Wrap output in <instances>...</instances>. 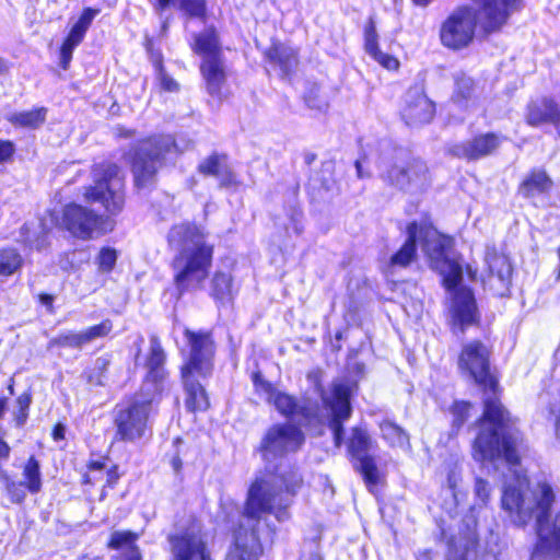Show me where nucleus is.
I'll return each instance as SVG.
<instances>
[{
  "mask_svg": "<svg viewBox=\"0 0 560 560\" xmlns=\"http://www.w3.org/2000/svg\"><path fill=\"white\" fill-rule=\"evenodd\" d=\"M492 348L480 339L463 343L457 357L458 370L467 375L482 395L481 413L475 421L477 433L471 452L479 462L503 459L509 466L522 463L521 448L525 445L518 418L502 401L500 374L491 364Z\"/></svg>",
  "mask_w": 560,
  "mask_h": 560,
  "instance_id": "f257e3e1",
  "label": "nucleus"
},
{
  "mask_svg": "<svg viewBox=\"0 0 560 560\" xmlns=\"http://www.w3.org/2000/svg\"><path fill=\"white\" fill-rule=\"evenodd\" d=\"M91 172L93 184L84 187L83 200L86 203H100L105 213L75 201L66 203L61 210L62 229L81 241L94 240L110 233L115 228L110 215L121 213L126 203L125 177L116 162L95 163Z\"/></svg>",
  "mask_w": 560,
  "mask_h": 560,
  "instance_id": "f03ea898",
  "label": "nucleus"
},
{
  "mask_svg": "<svg viewBox=\"0 0 560 560\" xmlns=\"http://www.w3.org/2000/svg\"><path fill=\"white\" fill-rule=\"evenodd\" d=\"M527 488L526 477H517L516 482L504 485L500 499L501 509L518 527L526 526L535 518L537 529L540 532L550 523L548 533L539 535L533 553L540 558L560 559V510L550 522L551 510L556 502L555 488L547 480L537 481L529 490V501L526 499Z\"/></svg>",
  "mask_w": 560,
  "mask_h": 560,
  "instance_id": "7ed1b4c3",
  "label": "nucleus"
},
{
  "mask_svg": "<svg viewBox=\"0 0 560 560\" xmlns=\"http://www.w3.org/2000/svg\"><path fill=\"white\" fill-rule=\"evenodd\" d=\"M471 4L455 7L441 22L439 39L451 51L470 47L477 28L485 37L501 33L514 12L523 7V0H469Z\"/></svg>",
  "mask_w": 560,
  "mask_h": 560,
  "instance_id": "20e7f679",
  "label": "nucleus"
},
{
  "mask_svg": "<svg viewBox=\"0 0 560 560\" xmlns=\"http://www.w3.org/2000/svg\"><path fill=\"white\" fill-rule=\"evenodd\" d=\"M351 387L346 383H334L330 396L323 397V405L329 411L328 428L331 431L334 445L340 447L346 444L347 456L359 472L369 490L382 482L376 457L370 451L376 447L368 429L363 425H353L350 435L345 441V423L352 416Z\"/></svg>",
  "mask_w": 560,
  "mask_h": 560,
  "instance_id": "39448f33",
  "label": "nucleus"
},
{
  "mask_svg": "<svg viewBox=\"0 0 560 560\" xmlns=\"http://www.w3.org/2000/svg\"><path fill=\"white\" fill-rule=\"evenodd\" d=\"M203 230L195 222L184 221L174 224L167 236L168 244L187 245L192 247L183 249L173 260V268L176 270L173 276V283L178 298L186 293L201 289L209 277L214 254V245L205 241Z\"/></svg>",
  "mask_w": 560,
  "mask_h": 560,
  "instance_id": "423d86ee",
  "label": "nucleus"
},
{
  "mask_svg": "<svg viewBox=\"0 0 560 560\" xmlns=\"http://www.w3.org/2000/svg\"><path fill=\"white\" fill-rule=\"evenodd\" d=\"M273 481L267 487L262 478L249 486L243 504L242 516L258 524L264 514H272L278 522L290 518V502L282 503L283 495L295 497L304 487V478L298 468L272 472Z\"/></svg>",
  "mask_w": 560,
  "mask_h": 560,
  "instance_id": "0eeeda50",
  "label": "nucleus"
},
{
  "mask_svg": "<svg viewBox=\"0 0 560 560\" xmlns=\"http://www.w3.org/2000/svg\"><path fill=\"white\" fill-rule=\"evenodd\" d=\"M405 233L406 240L388 259L390 268L406 269L416 262L418 245L429 260L444 257L453 246L452 236L438 230L430 212H423L420 220L408 222Z\"/></svg>",
  "mask_w": 560,
  "mask_h": 560,
  "instance_id": "6e6552de",
  "label": "nucleus"
},
{
  "mask_svg": "<svg viewBox=\"0 0 560 560\" xmlns=\"http://www.w3.org/2000/svg\"><path fill=\"white\" fill-rule=\"evenodd\" d=\"M430 262L438 265L443 262L447 270L441 272L442 287L450 293L448 303V328L454 335H464L469 327H478L481 324V314L474 290L462 284V265L453 258L444 257L430 259Z\"/></svg>",
  "mask_w": 560,
  "mask_h": 560,
  "instance_id": "1a4fd4ad",
  "label": "nucleus"
},
{
  "mask_svg": "<svg viewBox=\"0 0 560 560\" xmlns=\"http://www.w3.org/2000/svg\"><path fill=\"white\" fill-rule=\"evenodd\" d=\"M160 400L143 390L127 395L112 411L113 441L138 443L152 434L151 415Z\"/></svg>",
  "mask_w": 560,
  "mask_h": 560,
  "instance_id": "9d476101",
  "label": "nucleus"
},
{
  "mask_svg": "<svg viewBox=\"0 0 560 560\" xmlns=\"http://www.w3.org/2000/svg\"><path fill=\"white\" fill-rule=\"evenodd\" d=\"M11 446L0 435V480L3 482L5 494L12 504L22 505L27 493L37 494L43 489V472L39 458L32 454L22 464V480H13L3 469L2 464L10 458Z\"/></svg>",
  "mask_w": 560,
  "mask_h": 560,
  "instance_id": "9b49d317",
  "label": "nucleus"
},
{
  "mask_svg": "<svg viewBox=\"0 0 560 560\" xmlns=\"http://www.w3.org/2000/svg\"><path fill=\"white\" fill-rule=\"evenodd\" d=\"M168 147L156 137H147L131 150L129 165L137 190L153 188Z\"/></svg>",
  "mask_w": 560,
  "mask_h": 560,
  "instance_id": "f8f14e48",
  "label": "nucleus"
},
{
  "mask_svg": "<svg viewBox=\"0 0 560 560\" xmlns=\"http://www.w3.org/2000/svg\"><path fill=\"white\" fill-rule=\"evenodd\" d=\"M188 354L179 366V372L198 373L201 378L210 377L214 370L217 343L211 329L192 330L185 328Z\"/></svg>",
  "mask_w": 560,
  "mask_h": 560,
  "instance_id": "ddd939ff",
  "label": "nucleus"
},
{
  "mask_svg": "<svg viewBox=\"0 0 560 560\" xmlns=\"http://www.w3.org/2000/svg\"><path fill=\"white\" fill-rule=\"evenodd\" d=\"M172 560H213L207 535L196 515H191L187 527L170 534Z\"/></svg>",
  "mask_w": 560,
  "mask_h": 560,
  "instance_id": "4468645a",
  "label": "nucleus"
},
{
  "mask_svg": "<svg viewBox=\"0 0 560 560\" xmlns=\"http://www.w3.org/2000/svg\"><path fill=\"white\" fill-rule=\"evenodd\" d=\"M104 476L105 481L100 489V501H104L108 495V491L114 490L118 486L122 471L118 464H110L108 452H91L80 476L81 487L85 491H90L98 485Z\"/></svg>",
  "mask_w": 560,
  "mask_h": 560,
  "instance_id": "2eb2a0df",
  "label": "nucleus"
},
{
  "mask_svg": "<svg viewBox=\"0 0 560 560\" xmlns=\"http://www.w3.org/2000/svg\"><path fill=\"white\" fill-rule=\"evenodd\" d=\"M429 179L430 168L427 162L410 153L396 158L383 175V180L388 186L401 191L416 184H425Z\"/></svg>",
  "mask_w": 560,
  "mask_h": 560,
  "instance_id": "dca6fc26",
  "label": "nucleus"
},
{
  "mask_svg": "<svg viewBox=\"0 0 560 560\" xmlns=\"http://www.w3.org/2000/svg\"><path fill=\"white\" fill-rule=\"evenodd\" d=\"M305 442V435L298 424L276 423L265 433L259 444V452L275 457H283L298 452Z\"/></svg>",
  "mask_w": 560,
  "mask_h": 560,
  "instance_id": "f3484780",
  "label": "nucleus"
},
{
  "mask_svg": "<svg viewBox=\"0 0 560 560\" xmlns=\"http://www.w3.org/2000/svg\"><path fill=\"white\" fill-rule=\"evenodd\" d=\"M504 140L503 136L494 131L478 132L468 140L448 145L446 154L466 162H476L495 154Z\"/></svg>",
  "mask_w": 560,
  "mask_h": 560,
  "instance_id": "a211bd4d",
  "label": "nucleus"
},
{
  "mask_svg": "<svg viewBox=\"0 0 560 560\" xmlns=\"http://www.w3.org/2000/svg\"><path fill=\"white\" fill-rule=\"evenodd\" d=\"M231 545L224 560H259L264 546L256 525L247 527L242 522L233 524L229 529Z\"/></svg>",
  "mask_w": 560,
  "mask_h": 560,
  "instance_id": "6ab92c4d",
  "label": "nucleus"
},
{
  "mask_svg": "<svg viewBox=\"0 0 560 560\" xmlns=\"http://www.w3.org/2000/svg\"><path fill=\"white\" fill-rule=\"evenodd\" d=\"M436 114L435 103L430 100L424 89L411 85L405 93L400 118L409 127H421L430 124Z\"/></svg>",
  "mask_w": 560,
  "mask_h": 560,
  "instance_id": "aec40b11",
  "label": "nucleus"
},
{
  "mask_svg": "<svg viewBox=\"0 0 560 560\" xmlns=\"http://www.w3.org/2000/svg\"><path fill=\"white\" fill-rule=\"evenodd\" d=\"M166 352L156 336L150 338V347L144 360L147 370L143 376V383L150 384L153 388L152 394L155 399L161 400L164 393V384L168 377V371L165 369Z\"/></svg>",
  "mask_w": 560,
  "mask_h": 560,
  "instance_id": "412c9836",
  "label": "nucleus"
},
{
  "mask_svg": "<svg viewBox=\"0 0 560 560\" xmlns=\"http://www.w3.org/2000/svg\"><path fill=\"white\" fill-rule=\"evenodd\" d=\"M100 13V9L84 8L78 20L71 26L59 47V67L68 70L72 61L74 49L84 40L88 30L94 18Z\"/></svg>",
  "mask_w": 560,
  "mask_h": 560,
  "instance_id": "4be33fe9",
  "label": "nucleus"
},
{
  "mask_svg": "<svg viewBox=\"0 0 560 560\" xmlns=\"http://www.w3.org/2000/svg\"><path fill=\"white\" fill-rule=\"evenodd\" d=\"M264 60L279 71L282 80L291 81L300 65L299 48L291 47L279 39H273L262 52Z\"/></svg>",
  "mask_w": 560,
  "mask_h": 560,
  "instance_id": "5701e85b",
  "label": "nucleus"
},
{
  "mask_svg": "<svg viewBox=\"0 0 560 560\" xmlns=\"http://www.w3.org/2000/svg\"><path fill=\"white\" fill-rule=\"evenodd\" d=\"M524 121L532 128L552 125L560 137V104L552 96L530 100L525 106Z\"/></svg>",
  "mask_w": 560,
  "mask_h": 560,
  "instance_id": "b1692460",
  "label": "nucleus"
},
{
  "mask_svg": "<svg viewBox=\"0 0 560 560\" xmlns=\"http://www.w3.org/2000/svg\"><path fill=\"white\" fill-rule=\"evenodd\" d=\"M198 373L179 372L185 394L184 405L189 413H202L211 408L210 396L206 387L197 380Z\"/></svg>",
  "mask_w": 560,
  "mask_h": 560,
  "instance_id": "393cba45",
  "label": "nucleus"
},
{
  "mask_svg": "<svg viewBox=\"0 0 560 560\" xmlns=\"http://www.w3.org/2000/svg\"><path fill=\"white\" fill-rule=\"evenodd\" d=\"M199 72L206 92L213 98L222 101L228 80L224 57L201 60L199 63Z\"/></svg>",
  "mask_w": 560,
  "mask_h": 560,
  "instance_id": "a878e982",
  "label": "nucleus"
},
{
  "mask_svg": "<svg viewBox=\"0 0 560 560\" xmlns=\"http://www.w3.org/2000/svg\"><path fill=\"white\" fill-rule=\"evenodd\" d=\"M363 47L365 52L382 68L388 71H398L400 61L394 55L383 52L380 48L376 21L370 15L363 26Z\"/></svg>",
  "mask_w": 560,
  "mask_h": 560,
  "instance_id": "bb28decb",
  "label": "nucleus"
},
{
  "mask_svg": "<svg viewBox=\"0 0 560 560\" xmlns=\"http://www.w3.org/2000/svg\"><path fill=\"white\" fill-rule=\"evenodd\" d=\"M553 188V180L544 167H533L517 185V194L526 200L538 196H548Z\"/></svg>",
  "mask_w": 560,
  "mask_h": 560,
  "instance_id": "cd10ccee",
  "label": "nucleus"
},
{
  "mask_svg": "<svg viewBox=\"0 0 560 560\" xmlns=\"http://www.w3.org/2000/svg\"><path fill=\"white\" fill-rule=\"evenodd\" d=\"M478 101V81L466 71L453 75L450 102L459 109H468Z\"/></svg>",
  "mask_w": 560,
  "mask_h": 560,
  "instance_id": "c85d7f7f",
  "label": "nucleus"
},
{
  "mask_svg": "<svg viewBox=\"0 0 560 560\" xmlns=\"http://www.w3.org/2000/svg\"><path fill=\"white\" fill-rule=\"evenodd\" d=\"M189 48L201 60L223 57L220 35L214 25H208L202 31L194 33Z\"/></svg>",
  "mask_w": 560,
  "mask_h": 560,
  "instance_id": "c756f323",
  "label": "nucleus"
},
{
  "mask_svg": "<svg viewBox=\"0 0 560 560\" xmlns=\"http://www.w3.org/2000/svg\"><path fill=\"white\" fill-rule=\"evenodd\" d=\"M145 52L149 56V59L156 72L160 89L163 92H178L179 91V84L178 82L173 79L171 75L167 74L165 66H164V57L161 48L156 45L153 37H145L142 43Z\"/></svg>",
  "mask_w": 560,
  "mask_h": 560,
  "instance_id": "7c9ffc66",
  "label": "nucleus"
},
{
  "mask_svg": "<svg viewBox=\"0 0 560 560\" xmlns=\"http://www.w3.org/2000/svg\"><path fill=\"white\" fill-rule=\"evenodd\" d=\"M237 290L230 272L217 270L210 281V296L218 306H226L233 303Z\"/></svg>",
  "mask_w": 560,
  "mask_h": 560,
  "instance_id": "2f4dec72",
  "label": "nucleus"
},
{
  "mask_svg": "<svg viewBox=\"0 0 560 560\" xmlns=\"http://www.w3.org/2000/svg\"><path fill=\"white\" fill-rule=\"evenodd\" d=\"M48 109L40 106L30 110L12 113L7 117V120L15 128L36 130L45 124Z\"/></svg>",
  "mask_w": 560,
  "mask_h": 560,
  "instance_id": "473e14b6",
  "label": "nucleus"
},
{
  "mask_svg": "<svg viewBox=\"0 0 560 560\" xmlns=\"http://www.w3.org/2000/svg\"><path fill=\"white\" fill-rule=\"evenodd\" d=\"M24 265L20 252L12 246L0 247V277L9 278Z\"/></svg>",
  "mask_w": 560,
  "mask_h": 560,
  "instance_id": "72a5a7b5",
  "label": "nucleus"
},
{
  "mask_svg": "<svg viewBox=\"0 0 560 560\" xmlns=\"http://www.w3.org/2000/svg\"><path fill=\"white\" fill-rule=\"evenodd\" d=\"M175 8L188 20L206 23L210 18L208 0H177Z\"/></svg>",
  "mask_w": 560,
  "mask_h": 560,
  "instance_id": "f704fd0d",
  "label": "nucleus"
},
{
  "mask_svg": "<svg viewBox=\"0 0 560 560\" xmlns=\"http://www.w3.org/2000/svg\"><path fill=\"white\" fill-rule=\"evenodd\" d=\"M269 404H272L277 411L288 419L298 413L306 417V408H300L298 398L291 394L278 390Z\"/></svg>",
  "mask_w": 560,
  "mask_h": 560,
  "instance_id": "c9c22d12",
  "label": "nucleus"
},
{
  "mask_svg": "<svg viewBox=\"0 0 560 560\" xmlns=\"http://www.w3.org/2000/svg\"><path fill=\"white\" fill-rule=\"evenodd\" d=\"M382 438L390 447H402L409 445V434L396 422L384 420L380 423Z\"/></svg>",
  "mask_w": 560,
  "mask_h": 560,
  "instance_id": "e433bc0d",
  "label": "nucleus"
},
{
  "mask_svg": "<svg viewBox=\"0 0 560 560\" xmlns=\"http://www.w3.org/2000/svg\"><path fill=\"white\" fill-rule=\"evenodd\" d=\"M140 535L133 530H115L110 534L106 541V548L109 550H121L127 548L128 552H132L133 548H139L137 541Z\"/></svg>",
  "mask_w": 560,
  "mask_h": 560,
  "instance_id": "4c0bfd02",
  "label": "nucleus"
},
{
  "mask_svg": "<svg viewBox=\"0 0 560 560\" xmlns=\"http://www.w3.org/2000/svg\"><path fill=\"white\" fill-rule=\"evenodd\" d=\"M20 235L22 244L30 249L39 252L49 246V231L45 228L37 233H32L30 225L25 223L20 229Z\"/></svg>",
  "mask_w": 560,
  "mask_h": 560,
  "instance_id": "58836bf2",
  "label": "nucleus"
},
{
  "mask_svg": "<svg viewBox=\"0 0 560 560\" xmlns=\"http://www.w3.org/2000/svg\"><path fill=\"white\" fill-rule=\"evenodd\" d=\"M472 404L469 400L456 399L454 400L448 410L452 415L451 428L457 434L463 425L468 421Z\"/></svg>",
  "mask_w": 560,
  "mask_h": 560,
  "instance_id": "ea45409f",
  "label": "nucleus"
},
{
  "mask_svg": "<svg viewBox=\"0 0 560 560\" xmlns=\"http://www.w3.org/2000/svg\"><path fill=\"white\" fill-rule=\"evenodd\" d=\"M16 410L13 413V421L15 427L22 428L28 420L31 405L33 402L32 390L25 389L14 400Z\"/></svg>",
  "mask_w": 560,
  "mask_h": 560,
  "instance_id": "a19ab883",
  "label": "nucleus"
},
{
  "mask_svg": "<svg viewBox=\"0 0 560 560\" xmlns=\"http://www.w3.org/2000/svg\"><path fill=\"white\" fill-rule=\"evenodd\" d=\"M226 162V154L212 152L198 164L197 171L203 176L215 177Z\"/></svg>",
  "mask_w": 560,
  "mask_h": 560,
  "instance_id": "79ce46f5",
  "label": "nucleus"
},
{
  "mask_svg": "<svg viewBox=\"0 0 560 560\" xmlns=\"http://www.w3.org/2000/svg\"><path fill=\"white\" fill-rule=\"evenodd\" d=\"M109 359L107 358H98L97 359V368L95 369H85L82 373V377L84 378L85 383L93 387L104 386V380L106 377L108 366H109Z\"/></svg>",
  "mask_w": 560,
  "mask_h": 560,
  "instance_id": "37998d69",
  "label": "nucleus"
},
{
  "mask_svg": "<svg viewBox=\"0 0 560 560\" xmlns=\"http://www.w3.org/2000/svg\"><path fill=\"white\" fill-rule=\"evenodd\" d=\"M250 381L253 383L255 394L265 396L267 402H270L278 393L275 384L266 380L260 370H255L250 373Z\"/></svg>",
  "mask_w": 560,
  "mask_h": 560,
  "instance_id": "c03bdc74",
  "label": "nucleus"
},
{
  "mask_svg": "<svg viewBox=\"0 0 560 560\" xmlns=\"http://www.w3.org/2000/svg\"><path fill=\"white\" fill-rule=\"evenodd\" d=\"M118 250L110 246H103L100 248L95 258V262L101 272L110 273L117 262Z\"/></svg>",
  "mask_w": 560,
  "mask_h": 560,
  "instance_id": "a18cd8bd",
  "label": "nucleus"
},
{
  "mask_svg": "<svg viewBox=\"0 0 560 560\" xmlns=\"http://www.w3.org/2000/svg\"><path fill=\"white\" fill-rule=\"evenodd\" d=\"M315 180L318 183V188L324 191H329L337 184L335 162L332 160L322 162L319 174Z\"/></svg>",
  "mask_w": 560,
  "mask_h": 560,
  "instance_id": "49530a36",
  "label": "nucleus"
},
{
  "mask_svg": "<svg viewBox=\"0 0 560 560\" xmlns=\"http://www.w3.org/2000/svg\"><path fill=\"white\" fill-rule=\"evenodd\" d=\"M49 345L59 348H81L86 343L84 340L83 331H67L52 338Z\"/></svg>",
  "mask_w": 560,
  "mask_h": 560,
  "instance_id": "de8ad7c7",
  "label": "nucleus"
},
{
  "mask_svg": "<svg viewBox=\"0 0 560 560\" xmlns=\"http://www.w3.org/2000/svg\"><path fill=\"white\" fill-rule=\"evenodd\" d=\"M215 178L218 179L219 188L222 189H237L243 185L242 180L228 162L220 170Z\"/></svg>",
  "mask_w": 560,
  "mask_h": 560,
  "instance_id": "09e8293b",
  "label": "nucleus"
},
{
  "mask_svg": "<svg viewBox=\"0 0 560 560\" xmlns=\"http://www.w3.org/2000/svg\"><path fill=\"white\" fill-rule=\"evenodd\" d=\"M112 330L113 322L109 318H105L98 324L92 325L83 330L85 343H89L96 338L107 337Z\"/></svg>",
  "mask_w": 560,
  "mask_h": 560,
  "instance_id": "8fccbe9b",
  "label": "nucleus"
},
{
  "mask_svg": "<svg viewBox=\"0 0 560 560\" xmlns=\"http://www.w3.org/2000/svg\"><path fill=\"white\" fill-rule=\"evenodd\" d=\"M16 153L15 143L9 139H0V165L14 161Z\"/></svg>",
  "mask_w": 560,
  "mask_h": 560,
  "instance_id": "3c124183",
  "label": "nucleus"
},
{
  "mask_svg": "<svg viewBox=\"0 0 560 560\" xmlns=\"http://www.w3.org/2000/svg\"><path fill=\"white\" fill-rule=\"evenodd\" d=\"M475 494L485 505L490 501L491 488L486 479L481 477L475 479Z\"/></svg>",
  "mask_w": 560,
  "mask_h": 560,
  "instance_id": "603ef678",
  "label": "nucleus"
},
{
  "mask_svg": "<svg viewBox=\"0 0 560 560\" xmlns=\"http://www.w3.org/2000/svg\"><path fill=\"white\" fill-rule=\"evenodd\" d=\"M319 92H320V84L316 83V82L311 83L304 93L303 98H304L305 103L310 106L315 105V102L318 100Z\"/></svg>",
  "mask_w": 560,
  "mask_h": 560,
  "instance_id": "864d4df0",
  "label": "nucleus"
},
{
  "mask_svg": "<svg viewBox=\"0 0 560 560\" xmlns=\"http://www.w3.org/2000/svg\"><path fill=\"white\" fill-rule=\"evenodd\" d=\"M153 9L158 13H163L171 8H175L177 0H149Z\"/></svg>",
  "mask_w": 560,
  "mask_h": 560,
  "instance_id": "5fc2aeb1",
  "label": "nucleus"
},
{
  "mask_svg": "<svg viewBox=\"0 0 560 560\" xmlns=\"http://www.w3.org/2000/svg\"><path fill=\"white\" fill-rule=\"evenodd\" d=\"M37 301L47 308L48 313H50V314L55 313V307H54L55 296L52 294L42 292L37 295Z\"/></svg>",
  "mask_w": 560,
  "mask_h": 560,
  "instance_id": "6e6d98bb",
  "label": "nucleus"
},
{
  "mask_svg": "<svg viewBox=\"0 0 560 560\" xmlns=\"http://www.w3.org/2000/svg\"><path fill=\"white\" fill-rule=\"evenodd\" d=\"M51 439L55 441V442H59V441H62L66 439V427L63 423L61 422H57L52 425V429H51Z\"/></svg>",
  "mask_w": 560,
  "mask_h": 560,
  "instance_id": "4d7b16f0",
  "label": "nucleus"
},
{
  "mask_svg": "<svg viewBox=\"0 0 560 560\" xmlns=\"http://www.w3.org/2000/svg\"><path fill=\"white\" fill-rule=\"evenodd\" d=\"M171 466L173 468V470L176 472V474H180L182 472V469H183V460L179 456V454H175L173 455L172 459H171Z\"/></svg>",
  "mask_w": 560,
  "mask_h": 560,
  "instance_id": "13d9d810",
  "label": "nucleus"
},
{
  "mask_svg": "<svg viewBox=\"0 0 560 560\" xmlns=\"http://www.w3.org/2000/svg\"><path fill=\"white\" fill-rule=\"evenodd\" d=\"M117 560H142V556L139 548H133L132 552H127L125 557Z\"/></svg>",
  "mask_w": 560,
  "mask_h": 560,
  "instance_id": "bf43d9fd",
  "label": "nucleus"
},
{
  "mask_svg": "<svg viewBox=\"0 0 560 560\" xmlns=\"http://www.w3.org/2000/svg\"><path fill=\"white\" fill-rule=\"evenodd\" d=\"M9 406V397L1 395L0 396V419H2L8 410Z\"/></svg>",
  "mask_w": 560,
  "mask_h": 560,
  "instance_id": "052dcab7",
  "label": "nucleus"
},
{
  "mask_svg": "<svg viewBox=\"0 0 560 560\" xmlns=\"http://www.w3.org/2000/svg\"><path fill=\"white\" fill-rule=\"evenodd\" d=\"M317 159V154L314 152L304 153V162L307 166H311Z\"/></svg>",
  "mask_w": 560,
  "mask_h": 560,
  "instance_id": "680f3d73",
  "label": "nucleus"
},
{
  "mask_svg": "<svg viewBox=\"0 0 560 560\" xmlns=\"http://www.w3.org/2000/svg\"><path fill=\"white\" fill-rule=\"evenodd\" d=\"M418 560H433V552L431 549H425L420 552Z\"/></svg>",
  "mask_w": 560,
  "mask_h": 560,
  "instance_id": "e2e57ef3",
  "label": "nucleus"
},
{
  "mask_svg": "<svg viewBox=\"0 0 560 560\" xmlns=\"http://www.w3.org/2000/svg\"><path fill=\"white\" fill-rule=\"evenodd\" d=\"M14 387H15V380L13 376H11L7 383V389H8L9 395L14 394Z\"/></svg>",
  "mask_w": 560,
  "mask_h": 560,
  "instance_id": "0e129e2a",
  "label": "nucleus"
},
{
  "mask_svg": "<svg viewBox=\"0 0 560 560\" xmlns=\"http://www.w3.org/2000/svg\"><path fill=\"white\" fill-rule=\"evenodd\" d=\"M434 0H411L412 4L416 7L425 8L430 3H432Z\"/></svg>",
  "mask_w": 560,
  "mask_h": 560,
  "instance_id": "69168bd1",
  "label": "nucleus"
},
{
  "mask_svg": "<svg viewBox=\"0 0 560 560\" xmlns=\"http://www.w3.org/2000/svg\"><path fill=\"white\" fill-rule=\"evenodd\" d=\"M354 166L357 168V175L359 178H363L364 177V174H363V171H362V164L359 160H357L354 162Z\"/></svg>",
  "mask_w": 560,
  "mask_h": 560,
  "instance_id": "338daca9",
  "label": "nucleus"
},
{
  "mask_svg": "<svg viewBox=\"0 0 560 560\" xmlns=\"http://www.w3.org/2000/svg\"><path fill=\"white\" fill-rule=\"evenodd\" d=\"M557 256L559 259V269H558V278H560V245L557 247Z\"/></svg>",
  "mask_w": 560,
  "mask_h": 560,
  "instance_id": "774afa93",
  "label": "nucleus"
}]
</instances>
